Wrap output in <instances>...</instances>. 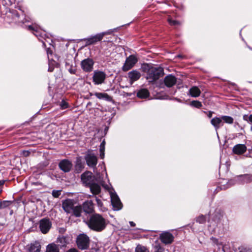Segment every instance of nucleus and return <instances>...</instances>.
I'll use <instances>...</instances> for the list:
<instances>
[{
    "instance_id": "49",
    "label": "nucleus",
    "mask_w": 252,
    "mask_h": 252,
    "mask_svg": "<svg viewBox=\"0 0 252 252\" xmlns=\"http://www.w3.org/2000/svg\"><path fill=\"white\" fill-rule=\"evenodd\" d=\"M5 182L4 180H0V187L2 186Z\"/></svg>"
},
{
    "instance_id": "16",
    "label": "nucleus",
    "mask_w": 252,
    "mask_h": 252,
    "mask_svg": "<svg viewBox=\"0 0 252 252\" xmlns=\"http://www.w3.org/2000/svg\"><path fill=\"white\" fill-rule=\"evenodd\" d=\"M83 211L87 214L92 213L94 211V204L92 200H87L82 204Z\"/></svg>"
},
{
    "instance_id": "52",
    "label": "nucleus",
    "mask_w": 252,
    "mask_h": 252,
    "mask_svg": "<svg viewBox=\"0 0 252 252\" xmlns=\"http://www.w3.org/2000/svg\"><path fill=\"white\" fill-rule=\"evenodd\" d=\"M28 153L29 152L28 151H25L24 152V154L26 155V156H27L28 155Z\"/></svg>"
},
{
    "instance_id": "40",
    "label": "nucleus",
    "mask_w": 252,
    "mask_h": 252,
    "mask_svg": "<svg viewBox=\"0 0 252 252\" xmlns=\"http://www.w3.org/2000/svg\"><path fill=\"white\" fill-rule=\"evenodd\" d=\"M205 217L203 216H200L197 219V221L199 222L200 223H203L205 221Z\"/></svg>"
},
{
    "instance_id": "30",
    "label": "nucleus",
    "mask_w": 252,
    "mask_h": 252,
    "mask_svg": "<svg viewBox=\"0 0 252 252\" xmlns=\"http://www.w3.org/2000/svg\"><path fill=\"white\" fill-rule=\"evenodd\" d=\"M65 66L67 68L68 67V71L72 74H75L76 72V69L75 67H74L72 64L70 65L69 63L66 62Z\"/></svg>"
},
{
    "instance_id": "10",
    "label": "nucleus",
    "mask_w": 252,
    "mask_h": 252,
    "mask_svg": "<svg viewBox=\"0 0 252 252\" xmlns=\"http://www.w3.org/2000/svg\"><path fill=\"white\" fill-rule=\"evenodd\" d=\"M51 225V222L49 219H43L39 221V228L43 234H46L49 231Z\"/></svg>"
},
{
    "instance_id": "18",
    "label": "nucleus",
    "mask_w": 252,
    "mask_h": 252,
    "mask_svg": "<svg viewBox=\"0 0 252 252\" xmlns=\"http://www.w3.org/2000/svg\"><path fill=\"white\" fill-rule=\"evenodd\" d=\"M233 152L237 155L244 154L247 151V147L244 144H237L233 148Z\"/></svg>"
},
{
    "instance_id": "47",
    "label": "nucleus",
    "mask_w": 252,
    "mask_h": 252,
    "mask_svg": "<svg viewBox=\"0 0 252 252\" xmlns=\"http://www.w3.org/2000/svg\"><path fill=\"white\" fill-rule=\"evenodd\" d=\"M67 252H78L75 249H71Z\"/></svg>"
},
{
    "instance_id": "17",
    "label": "nucleus",
    "mask_w": 252,
    "mask_h": 252,
    "mask_svg": "<svg viewBox=\"0 0 252 252\" xmlns=\"http://www.w3.org/2000/svg\"><path fill=\"white\" fill-rule=\"evenodd\" d=\"M211 124L215 127V129L217 130L220 127L223 126V123L222 121L221 116L220 117H214L211 120Z\"/></svg>"
},
{
    "instance_id": "55",
    "label": "nucleus",
    "mask_w": 252,
    "mask_h": 252,
    "mask_svg": "<svg viewBox=\"0 0 252 252\" xmlns=\"http://www.w3.org/2000/svg\"><path fill=\"white\" fill-rule=\"evenodd\" d=\"M251 131L252 132V126H251Z\"/></svg>"
},
{
    "instance_id": "42",
    "label": "nucleus",
    "mask_w": 252,
    "mask_h": 252,
    "mask_svg": "<svg viewBox=\"0 0 252 252\" xmlns=\"http://www.w3.org/2000/svg\"><path fill=\"white\" fill-rule=\"evenodd\" d=\"M105 150V146H104V144H100V152H103Z\"/></svg>"
},
{
    "instance_id": "46",
    "label": "nucleus",
    "mask_w": 252,
    "mask_h": 252,
    "mask_svg": "<svg viewBox=\"0 0 252 252\" xmlns=\"http://www.w3.org/2000/svg\"><path fill=\"white\" fill-rule=\"evenodd\" d=\"M59 240L61 241V242H65V238L64 237H61L59 238Z\"/></svg>"
},
{
    "instance_id": "13",
    "label": "nucleus",
    "mask_w": 252,
    "mask_h": 252,
    "mask_svg": "<svg viewBox=\"0 0 252 252\" xmlns=\"http://www.w3.org/2000/svg\"><path fill=\"white\" fill-rule=\"evenodd\" d=\"M111 203L115 210H119L122 207V204L118 196L115 193H111Z\"/></svg>"
},
{
    "instance_id": "2",
    "label": "nucleus",
    "mask_w": 252,
    "mask_h": 252,
    "mask_svg": "<svg viewBox=\"0 0 252 252\" xmlns=\"http://www.w3.org/2000/svg\"><path fill=\"white\" fill-rule=\"evenodd\" d=\"M163 75V70L160 67H151L147 72L146 79L150 83H154Z\"/></svg>"
},
{
    "instance_id": "33",
    "label": "nucleus",
    "mask_w": 252,
    "mask_h": 252,
    "mask_svg": "<svg viewBox=\"0 0 252 252\" xmlns=\"http://www.w3.org/2000/svg\"><path fill=\"white\" fill-rule=\"evenodd\" d=\"M9 202L8 201L0 200V210L5 208L9 206Z\"/></svg>"
},
{
    "instance_id": "29",
    "label": "nucleus",
    "mask_w": 252,
    "mask_h": 252,
    "mask_svg": "<svg viewBox=\"0 0 252 252\" xmlns=\"http://www.w3.org/2000/svg\"><path fill=\"white\" fill-rule=\"evenodd\" d=\"M221 119L223 123L227 124H232L234 122V119L232 117L229 116H221Z\"/></svg>"
},
{
    "instance_id": "56",
    "label": "nucleus",
    "mask_w": 252,
    "mask_h": 252,
    "mask_svg": "<svg viewBox=\"0 0 252 252\" xmlns=\"http://www.w3.org/2000/svg\"><path fill=\"white\" fill-rule=\"evenodd\" d=\"M34 34L36 35V36H37V34H36V33H34Z\"/></svg>"
},
{
    "instance_id": "37",
    "label": "nucleus",
    "mask_w": 252,
    "mask_h": 252,
    "mask_svg": "<svg viewBox=\"0 0 252 252\" xmlns=\"http://www.w3.org/2000/svg\"><path fill=\"white\" fill-rule=\"evenodd\" d=\"M56 64V63L55 62H52L49 61V68H48V71L50 72H52L54 70V66Z\"/></svg>"
},
{
    "instance_id": "3",
    "label": "nucleus",
    "mask_w": 252,
    "mask_h": 252,
    "mask_svg": "<svg viewBox=\"0 0 252 252\" xmlns=\"http://www.w3.org/2000/svg\"><path fill=\"white\" fill-rule=\"evenodd\" d=\"M113 31L109 30L108 31L102 32L94 35L91 36L90 37L84 38L82 40L86 42V45H92L96 42L101 41L105 35L110 34Z\"/></svg>"
},
{
    "instance_id": "27",
    "label": "nucleus",
    "mask_w": 252,
    "mask_h": 252,
    "mask_svg": "<svg viewBox=\"0 0 252 252\" xmlns=\"http://www.w3.org/2000/svg\"><path fill=\"white\" fill-rule=\"evenodd\" d=\"M46 252H59V247L54 244H51L48 245Z\"/></svg>"
},
{
    "instance_id": "23",
    "label": "nucleus",
    "mask_w": 252,
    "mask_h": 252,
    "mask_svg": "<svg viewBox=\"0 0 252 252\" xmlns=\"http://www.w3.org/2000/svg\"><path fill=\"white\" fill-rule=\"evenodd\" d=\"M189 93L192 97H197L200 95L201 91L197 87L194 86L189 89Z\"/></svg>"
},
{
    "instance_id": "14",
    "label": "nucleus",
    "mask_w": 252,
    "mask_h": 252,
    "mask_svg": "<svg viewBox=\"0 0 252 252\" xmlns=\"http://www.w3.org/2000/svg\"><path fill=\"white\" fill-rule=\"evenodd\" d=\"M59 165L60 169L64 172H69L72 167L71 162L67 159L62 160Z\"/></svg>"
},
{
    "instance_id": "38",
    "label": "nucleus",
    "mask_w": 252,
    "mask_h": 252,
    "mask_svg": "<svg viewBox=\"0 0 252 252\" xmlns=\"http://www.w3.org/2000/svg\"><path fill=\"white\" fill-rule=\"evenodd\" d=\"M60 107L62 109H64L68 107V103L64 100H62L60 104Z\"/></svg>"
},
{
    "instance_id": "51",
    "label": "nucleus",
    "mask_w": 252,
    "mask_h": 252,
    "mask_svg": "<svg viewBox=\"0 0 252 252\" xmlns=\"http://www.w3.org/2000/svg\"><path fill=\"white\" fill-rule=\"evenodd\" d=\"M47 54L48 55V58L49 59V54H51V53L49 51V50L48 49L47 51Z\"/></svg>"
},
{
    "instance_id": "22",
    "label": "nucleus",
    "mask_w": 252,
    "mask_h": 252,
    "mask_svg": "<svg viewBox=\"0 0 252 252\" xmlns=\"http://www.w3.org/2000/svg\"><path fill=\"white\" fill-rule=\"evenodd\" d=\"M40 250V245L38 242H34L31 244L29 248V252H39Z\"/></svg>"
},
{
    "instance_id": "25",
    "label": "nucleus",
    "mask_w": 252,
    "mask_h": 252,
    "mask_svg": "<svg viewBox=\"0 0 252 252\" xmlns=\"http://www.w3.org/2000/svg\"><path fill=\"white\" fill-rule=\"evenodd\" d=\"M137 95L141 98H146L149 95V92L147 89H142L140 90L138 92Z\"/></svg>"
},
{
    "instance_id": "28",
    "label": "nucleus",
    "mask_w": 252,
    "mask_h": 252,
    "mask_svg": "<svg viewBox=\"0 0 252 252\" xmlns=\"http://www.w3.org/2000/svg\"><path fill=\"white\" fill-rule=\"evenodd\" d=\"M94 95L99 99H104L106 100H109L110 99V96L106 93H95Z\"/></svg>"
},
{
    "instance_id": "11",
    "label": "nucleus",
    "mask_w": 252,
    "mask_h": 252,
    "mask_svg": "<svg viewBox=\"0 0 252 252\" xmlns=\"http://www.w3.org/2000/svg\"><path fill=\"white\" fill-rule=\"evenodd\" d=\"M94 62L92 59L88 58L83 60L81 63L82 69L85 72H91L93 69Z\"/></svg>"
},
{
    "instance_id": "32",
    "label": "nucleus",
    "mask_w": 252,
    "mask_h": 252,
    "mask_svg": "<svg viewBox=\"0 0 252 252\" xmlns=\"http://www.w3.org/2000/svg\"><path fill=\"white\" fill-rule=\"evenodd\" d=\"M154 252H164V249L159 243H156L154 246Z\"/></svg>"
},
{
    "instance_id": "20",
    "label": "nucleus",
    "mask_w": 252,
    "mask_h": 252,
    "mask_svg": "<svg viewBox=\"0 0 252 252\" xmlns=\"http://www.w3.org/2000/svg\"><path fill=\"white\" fill-rule=\"evenodd\" d=\"M236 181L241 184L248 183L252 181V176L241 175L236 177Z\"/></svg>"
},
{
    "instance_id": "4",
    "label": "nucleus",
    "mask_w": 252,
    "mask_h": 252,
    "mask_svg": "<svg viewBox=\"0 0 252 252\" xmlns=\"http://www.w3.org/2000/svg\"><path fill=\"white\" fill-rule=\"evenodd\" d=\"M88 166L94 168L97 163V158L96 155L91 152H88L84 158Z\"/></svg>"
},
{
    "instance_id": "6",
    "label": "nucleus",
    "mask_w": 252,
    "mask_h": 252,
    "mask_svg": "<svg viewBox=\"0 0 252 252\" xmlns=\"http://www.w3.org/2000/svg\"><path fill=\"white\" fill-rule=\"evenodd\" d=\"M75 204V201L74 199L67 198L63 201L62 207L66 213L71 214Z\"/></svg>"
},
{
    "instance_id": "35",
    "label": "nucleus",
    "mask_w": 252,
    "mask_h": 252,
    "mask_svg": "<svg viewBox=\"0 0 252 252\" xmlns=\"http://www.w3.org/2000/svg\"><path fill=\"white\" fill-rule=\"evenodd\" d=\"M61 190H53L52 191V195L55 197L58 198L61 194Z\"/></svg>"
},
{
    "instance_id": "12",
    "label": "nucleus",
    "mask_w": 252,
    "mask_h": 252,
    "mask_svg": "<svg viewBox=\"0 0 252 252\" xmlns=\"http://www.w3.org/2000/svg\"><path fill=\"white\" fill-rule=\"evenodd\" d=\"M160 241L165 244H170L174 240L173 235L169 232H163L159 235Z\"/></svg>"
},
{
    "instance_id": "24",
    "label": "nucleus",
    "mask_w": 252,
    "mask_h": 252,
    "mask_svg": "<svg viewBox=\"0 0 252 252\" xmlns=\"http://www.w3.org/2000/svg\"><path fill=\"white\" fill-rule=\"evenodd\" d=\"M82 213V207L81 205H77L74 206L72 213L76 217H80Z\"/></svg>"
},
{
    "instance_id": "50",
    "label": "nucleus",
    "mask_w": 252,
    "mask_h": 252,
    "mask_svg": "<svg viewBox=\"0 0 252 252\" xmlns=\"http://www.w3.org/2000/svg\"><path fill=\"white\" fill-rule=\"evenodd\" d=\"M212 112L210 111L209 114H208V117L209 118H211V117H212Z\"/></svg>"
},
{
    "instance_id": "7",
    "label": "nucleus",
    "mask_w": 252,
    "mask_h": 252,
    "mask_svg": "<svg viewBox=\"0 0 252 252\" xmlns=\"http://www.w3.org/2000/svg\"><path fill=\"white\" fill-rule=\"evenodd\" d=\"M106 74L104 72L98 70L94 71L93 79L94 84H101L104 82Z\"/></svg>"
},
{
    "instance_id": "19",
    "label": "nucleus",
    "mask_w": 252,
    "mask_h": 252,
    "mask_svg": "<svg viewBox=\"0 0 252 252\" xmlns=\"http://www.w3.org/2000/svg\"><path fill=\"white\" fill-rule=\"evenodd\" d=\"M164 81L167 87H171L175 84L177 79L174 75H169L165 77Z\"/></svg>"
},
{
    "instance_id": "15",
    "label": "nucleus",
    "mask_w": 252,
    "mask_h": 252,
    "mask_svg": "<svg viewBox=\"0 0 252 252\" xmlns=\"http://www.w3.org/2000/svg\"><path fill=\"white\" fill-rule=\"evenodd\" d=\"M141 77V73L137 70H133L128 73V77L131 84L138 80Z\"/></svg>"
},
{
    "instance_id": "36",
    "label": "nucleus",
    "mask_w": 252,
    "mask_h": 252,
    "mask_svg": "<svg viewBox=\"0 0 252 252\" xmlns=\"http://www.w3.org/2000/svg\"><path fill=\"white\" fill-rule=\"evenodd\" d=\"M168 21L171 26H177L180 25V22L179 21L172 20L171 18H168Z\"/></svg>"
},
{
    "instance_id": "1",
    "label": "nucleus",
    "mask_w": 252,
    "mask_h": 252,
    "mask_svg": "<svg viewBox=\"0 0 252 252\" xmlns=\"http://www.w3.org/2000/svg\"><path fill=\"white\" fill-rule=\"evenodd\" d=\"M87 223L90 229L96 232L103 230L107 224L106 220L102 215L97 213L92 215Z\"/></svg>"
},
{
    "instance_id": "34",
    "label": "nucleus",
    "mask_w": 252,
    "mask_h": 252,
    "mask_svg": "<svg viewBox=\"0 0 252 252\" xmlns=\"http://www.w3.org/2000/svg\"><path fill=\"white\" fill-rule=\"evenodd\" d=\"M191 105H192V106H194L195 107L199 108H200L202 106V104L199 101L193 100V101H191Z\"/></svg>"
},
{
    "instance_id": "43",
    "label": "nucleus",
    "mask_w": 252,
    "mask_h": 252,
    "mask_svg": "<svg viewBox=\"0 0 252 252\" xmlns=\"http://www.w3.org/2000/svg\"><path fill=\"white\" fill-rule=\"evenodd\" d=\"M249 116H248L247 115H244L243 116V119L244 120L246 121H247L248 122H249Z\"/></svg>"
},
{
    "instance_id": "39",
    "label": "nucleus",
    "mask_w": 252,
    "mask_h": 252,
    "mask_svg": "<svg viewBox=\"0 0 252 252\" xmlns=\"http://www.w3.org/2000/svg\"><path fill=\"white\" fill-rule=\"evenodd\" d=\"M28 29L29 30L33 31L34 32H37L38 28L36 26H29L28 27Z\"/></svg>"
},
{
    "instance_id": "45",
    "label": "nucleus",
    "mask_w": 252,
    "mask_h": 252,
    "mask_svg": "<svg viewBox=\"0 0 252 252\" xmlns=\"http://www.w3.org/2000/svg\"><path fill=\"white\" fill-rule=\"evenodd\" d=\"M249 123L252 124V114L249 116Z\"/></svg>"
},
{
    "instance_id": "41",
    "label": "nucleus",
    "mask_w": 252,
    "mask_h": 252,
    "mask_svg": "<svg viewBox=\"0 0 252 252\" xmlns=\"http://www.w3.org/2000/svg\"><path fill=\"white\" fill-rule=\"evenodd\" d=\"M96 201L97 202V205L99 207H101L102 205V201L100 199H98L97 197H96Z\"/></svg>"
},
{
    "instance_id": "8",
    "label": "nucleus",
    "mask_w": 252,
    "mask_h": 252,
    "mask_svg": "<svg viewBox=\"0 0 252 252\" xmlns=\"http://www.w3.org/2000/svg\"><path fill=\"white\" fill-rule=\"evenodd\" d=\"M137 60L134 56L131 55L129 56L126 58V62L122 67L123 70L126 71L130 69L137 63Z\"/></svg>"
},
{
    "instance_id": "44",
    "label": "nucleus",
    "mask_w": 252,
    "mask_h": 252,
    "mask_svg": "<svg viewBox=\"0 0 252 252\" xmlns=\"http://www.w3.org/2000/svg\"><path fill=\"white\" fill-rule=\"evenodd\" d=\"M100 157L102 159L104 158V151L100 152Z\"/></svg>"
},
{
    "instance_id": "31",
    "label": "nucleus",
    "mask_w": 252,
    "mask_h": 252,
    "mask_svg": "<svg viewBox=\"0 0 252 252\" xmlns=\"http://www.w3.org/2000/svg\"><path fill=\"white\" fill-rule=\"evenodd\" d=\"M135 252H149V251L145 247L138 245L135 249Z\"/></svg>"
},
{
    "instance_id": "21",
    "label": "nucleus",
    "mask_w": 252,
    "mask_h": 252,
    "mask_svg": "<svg viewBox=\"0 0 252 252\" xmlns=\"http://www.w3.org/2000/svg\"><path fill=\"white\" fill-rule=\"evenodd\" d=\"M91 191L93 194H98L101 191L100 186L96 183H93L89 186Z\"/></svg>"
},
{
    "instance_id": "53",
    "label": "nucleus",
    "mask_w": 252,
    "mask_h": 252,
    "mask_svg": "<svg viewBox=\"0 0 252 252\" xmlns=\"http://www.w3.org/2000/svg\"><path fill=\"white\" fill-rule=\"evenodd\" d=\"M105 141H104V140H103V141L101 142V143L100 144H104V146H105Z\"/></svg>"
},
{
    "instance_id": "5",
    "label": "nucleus",
    "mask_w": 252,
    "mask_h": 252,
    "mask_svg": "<svg viewBox=\"0 0 252 252\" xmlns=\"http://www.w3.org/2000/svg\"><path fill=\"white\" fill-rule=\"evenodd\" d=\"M77 244L80 249H86L89 245V238L85 234H80L77 237Z\"/></svg>"
},
{
    "instance_id": "9",
    "label": "nucleus",
    "mask_w": 252,
    "mask_h": 252,
    "mask_svg": "<svg viewBox=\"0 0 252 252\" xmlns=\"http://www.w3.org/2000/svg\"><path fill=\"white\" fill-rule=\"evenodd\" d=\"M94 178L90 171H86L81 175L82 182L86 186H89L94 182Z\"/></svg>"
},
{
    "instance_id": "26",
    "label": "nucleus",
    "mask_w": 252,
    "mask_h": 252,
    "mask_svg": "<svg viewBox=\"0 0 252 252\" xmlns=\"http://www.w3.org/2000/svg\"><path fill=\"white\" fill-rule=\"evenodd\" d=\"M75 170L78 172H80L84 168V164L82 162L80 157L77 158L76 164L75 166Z\"/></svg>"
},
{
    "instance_id": "54",
    "label": "nucleus",
    "mask_w": 252,
    "mask_h": 252,
    "mask_svg": "<svg viewBox=\"0 0 252 252\" xmlns=\"http://www.w3.org/2000/svg\"><path fill=\"white\" fill-rule=\"evenodd\" d=\"M232 182H233V180H231V181H230L229 182V184H231V183H232ZM234 184V183H233V184Z\"/></svg>"
},
{
    "instance_id": "48",
    "label": "nucleus",
    "mask_w": 252,
    "mask_h": 252,
    "mask_svg": "<svg viewBox=\"0 0 252 252\" xmlns=\"http://www.w3.org/2000/svg\"><path fill=\"white\" fill-rule=\"evenodd\" d=\"M129 224L131 226H134L135 225V223L133 221H129Z\"/></svg>"
}]
</instances>
